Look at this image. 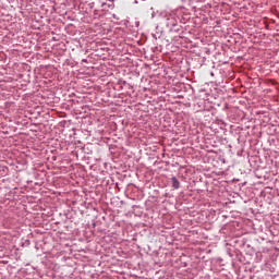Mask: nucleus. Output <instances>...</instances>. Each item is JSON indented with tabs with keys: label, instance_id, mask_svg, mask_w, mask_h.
Returning <instances> with one entry per match:
<instances>
[{
	"label": "nucleus",
	"instance_id": "nucleus-1",
	"mask_svg": "<svg viewBox=\"0 0 279 279\" xmlns=\"http://www.w3.org/2000/svg\"><path fill=\"white\" fill-rule=\"evenodd\" d=\"M173 189H180V181L175 177L171 179Z\"/></svg>",
	"mask_w": 279,
	"mask_h": 279
}]
</instances>
